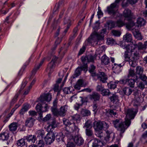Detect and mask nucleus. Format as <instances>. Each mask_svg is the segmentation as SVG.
<instances>
[{"label":"nucleus","instance_id":"obj_1","mask_svg":"<svg viewBox=\"0 0 147 147\" xmlns=\"http://www.w3.org/2000/svg\"><path fill=\"white\" fill-rule=\"evenodd\" d=\"M52 98L51 94L49 93L40 96L39 98V102L36 107V110L39 113L40 117H42V113L47 111L49 108L47 104L46 103L45 101L49 102L51 100Z\"/></svg>","mask_w":147,"mask_h":147},{"label":"nucleus","instance_id":"obj_2","mask_svg":"<svg viewBox=\"0 0 147 147\" xmlns=\"http://www.w3.org/2000/svg\"><path fill=\"white\" fill-rule=\"evenodd\" d=\"M80 115L78 114H76L71 117L70 120L63 119V122L65 126L69 127L70 131L74 132L75 134L77 135L79 132V129L74 121L78 120L80 119Z\"/></svg>","mask_w":147,"mask_h":147},{"label":"nucleus","instance_id":"obj_3","mask_svg":"<svg viewBox=\"0 0 147 147\" xmlns=\"http://www.w3.org/2000/svg\"><path fill=\"white\" fill-rule=\"evenodd\" d=\"M131 121L129 119H126L125 121L122 122L121 120L116 119L113 121L114 126L116 128H118V130L120 131V136L122 137V134L124 133L125 129L130 125Z\"/></svg>","mask_w":147,"mask_h":147},{"label":"nucleus","instance_id":"obj_4","mask_svg":"<svg viewBox=\"0 0 147 147\" xmlns=\"http://www.w3.org/2000/svg\"><path fill=\"white\" fill-rule=\"evenodd\" d=\"M118 7V5L114 2L107 7V10L108 13L112 14L113 18H116L117 16H119V14L117 11Z\"/></svg>","mask_w":147,"mask_h":147},{"label":"nucleus","instance_id":"obj_5","mask_svg":"<svg viewBox=\"0 0 147 147\" xmlns=\"http://www.w3.org/2000/svg\"><path fill=\"white\" fill-rule=\"evenodd\" d=\"M92 76L96 77L97 79L103 83L107 82V80L108 79L107 76L103 72L99 71L98 74L92 73Z\"/></svg>","mask_w":147,"mask_h":147},{"label":"nucleus","instance_id":"obj_6","mask_svg":"<svg viewBox=\"0 0 147 147\" xmlns=\"http://www.w3.org/2000/svg\"><path fill=\"white\" fill-rule=\"evenodd\" d=\"M131 53L132 55L133 60H131L129 62V65L131 67H135L137 64V60L140 57L139 51L138 50L135 51Z\"/></svg>","mask_w":147,"mask_h":147},{"label":"nucleus","instance_id":"obj_7","mask_svg":"<svg viewBox=\"0 0 147 147\" xmlns=\"http://www.w3.org/2000/svg\"><path fill=\"white\" fill-rule=\"evenodd\" d=\"M138 111V109H137L130 108L126 109L125 110V113L126 116L129 118V119H127L130 120L131 121V119H134Z\"/></svg>","mask_w":147,"mask_h":147},{"label":"nucleus","instance_id":"obj_8","mask_svg":"<svg viewBox=\"0 0 147 147\" xmlns=\"http://www.w3.org/2000/svg\"><path fill=\"white\" fill-rule=\"evenodd\" d=\"M107 29L104 28L102 29L99 33L95 31L92 32V35H94V37H96V38L99 42L100 40H103L104 37V35L106 34Z\"/></svg>","mask_w":147,"mask_h":147},{"label":"nucleus","instance_id":"obj_9","mask_svg":"<svg viewBox=\"0 0 147 147\" xmlns=\"http://www.w3.org/2000/svg\"><path fill=\"white\" fill-rule=\"evenodd\" d=\"M67 109V105H65L62 106L60 108L59 110L57 109L53 115L55 116L59 115L62 117L66 115Z\"/></svg>","mask_w":147,"mask_h":147},{"label":"nucleus","instance_id":"obj_10","mask_svg":"<svg viewBox=\"0 0 147 147\" xmlns=\"http://www.w3.org/2000/svg\"><path fill=\"white\" fill-rule=\"evenodd\" d=\"M57 58L55 56L53 57L51 62L48 64L46 71L49 74H51L53 71V69L55 67V63L57 61Z\"/></svg>","mask_w":147,"mask_h":147},{"label":"nucleus","instance_id":"obj_11","mask_svg":"<svg viewBox=\"0 0 147 147\" xmlns=\"http://www.w3.org/2000/svg\"><path fill=\"white\" fill-rule=\"evenodd\" d=\"M72 132L73 134H74L76 136L74 137L72 136L71 137H72V140H74L75 144L78 146L82 145L84 143V140L83 138L81 137L78 136V133L76 135L74 132Z\"/></svg>","mask_w":147,"mask_h":147},{"label":"nucleus","instance_id":"obj_12","mask_svg":"<svg viewBox=\"0 0 147 147\" xmlns=\"http://www.w3.org/2000/svg\"><path fill=\"white\" fill-rule=\"evenodd\" d=\"M56 133L54 134L53 133H48L45 138V140L47 144H50L53 143L55 139V135Z\"/></svg>","mask_w":147,"mask_h":147},{"label":"nucleus","instance_id":"obj_13","mask_svg":"<svg viewBox=\"0 0 147 147\" xmlns=\"http://www.w3.org/2000/svg\"><path fill=\"white\" fill-rule=\"evenodd\" d=\"M122 16L125 18V19L129 20L132 19L133 14L129 9L126 8L123 11Z\"/></svg>","mask_w":147,"mask_h":147},{"label":"nucleus","instance_id":"obj_14","mask_svg":"<svg viewBox=\"0 0 147 147\" xmlns=\"http://www.w3.org/2000/svg\"><path fill=\"white\" fill-rule=\"evenodd\" d=\"M81 60L83 64V65L82 66V67H84V70H87L88 68L87 64L88 63V56L86 55L82 56L81 58Z\"/></svg>","mask_w":147,"mask_h":147},{"label":"nucleus","instance_id":"obj_15","mask_svg":"<svg viewBox=\"0 0 147 147\" xmlns=\"http://www.w3.org/2000/svg\"><path fill=\"white\" fill-rule=\"evenodd\" d=\"M102 121L95 122L94 123V128L96 131H101L103 129Z\"/></svg>","mask_w":147,"mask_h":147},{"label":"nucleus","instance_id":"obj_16","mask_svg":"<svg viewBox=\"0 0 147 147\" xmlns=\"http://www.w3.org/2000/svg\"><path fill=\"white\" fill-rule=\"evenodd\" d=\"M93 147H106L105 144L97 139H95L93 142Z\"/></svg>","mask_w":147,"mask_h":147},{"label":"nucleus","instance_id":"obj_17","mask_svg":"<svg viewBox=\"0 0 147 147\" xmlns=\"http://www.w3.org/2000/svg\"><path fill=\"white\" fill-rule=\"evenodd\" d=\"M137 48L136 44L131 43L127 45L125 47V49L131 53L135 51L136 49Z\"/></svg>","mask_w":147,"mask_h":147},{"label":"nucleus","instance_id":"obj_18","mask_svg":"<svg viewBox=\"0 0 147 147\" xmlns=\"http://www.w3.org/2000/svg\"><path fill=\"white\" fill-rule=\"evenodd\" d=\"M105 26L107 28L108 30H111L115 26V22L112 20L107 21L105 24Z\"/></svg>","mask_w":147,"mask_h":147},{"label":"nucleus","instance_id":"obj_19","mask_svg":"<svg viewBox=\"0 0 147 147\" xmlns=\"http://www.w3.org/2000/svg\"><path fill=\"white\" fill-rule=\"evenodd\" d=\"M34 119L32 117L27 118L25 122L26 126L29 127H32L34 124Z\"/></svg>","mask_w":147,"mask_h":147},{"label":"nucleus","instance_id":"obj_20","mask_svg":"<svg viewBox=\"0 0 147 147\" xmlns=\"http://www.w3.org/2000/svg\"><path fill=\"white\" fill-rule=\"evenodd\" d=\"M92 33L90 36V37H89L86 40V42H87V44H90L92 42L96 43V44L98 45V41L97 39L96 38V37H94V35H92Z\"/></svg>","mask_w":147,"mask_h":147},{"label":"nucleus","instance_id":"obj_21","mask_svg":"<svg viewBox=\"0 0 147 147\" xmlns=\"http://www.w3.org/2000/svg\"><path fill=\"white\" fill-rule=\"evenodd\" d=\"M123 56L125 61L129 62H129L131 60H133L132 58L130 59L131 55L130 53V52L127 50H126V51H125Z\"/></svg>","mask_w":147,"mask_h":147},{"label":"nucleus","instance_id":"obj_22","mask_svg":"<svg viewBox=\"0 0 147 147\" xmlns=\"http://www.w3.org/2000/svg\"><path fill=\"white\" fill-rule=\"evenodd\" d=\"M26 139L28 142L31 143H34L36 140V136L34 135H29L26 137Z\"/></svg>","mask_w":147,"mask_h":147},{"label":"nucleus","instance_id":"obj_23","mask_svg":"<svg viewBox=\"0 0 147 147\" xmlns=\"http://www.w3.org/2000/svg\"><path fill=\"white\" fill-rule=\"evenodd\" d=\"M113 66V69L115 72L118 74L121 71L122 66L121 64H117L115 63Z\"/></svg>","mask_w":147,"mask_h":147},{"label":"nucleus","instance_id":"obj_24","mask_svg":"<svg viewBox=\"0 0 147 147\" xmlns=\"http://www.w3.org/2000/svg\"><path fill=\"white\" fill-rule=\"evenodd\" d=\"M84 67H82V66L80 67H78L75 71V73L73 76L74 78H76L79 76L82 70H84V71H86L87 70H84Z\"/></svg>","mask_w":147,"mask_h":147},{"label":"nucleus","instance_id":"obj_25","mask_svg":"<svg viewBox=\"0 0 147 147\" xmlns=\"http://www.w3.org/2000/svg\"><path fill=\"white\" fill-rule=\"evenodd\" d=\"M106 133L107 134V136L105 138V139L106 141H108L109 138L111 137H113V138H114L115 134L112 131H111L107 130L106 131Z\"/></svg>","mask_w":147,"mask_h":147},{"label":"nucleus","instance_id":"obj_26","mask_svg":"<svg viewBox=\"0 0 147 147\" xmlns=\"http://www.w3.org/2000/svg\"><path fill=\"white\" fill-rule=\"evenodd\" d=\"M89 99L94 101L98 100L100 98L99 94L96 93H94L89 96Z\"/></svg>","mask_w":147,"mask_h":147},{"label":"nucleus","instance_id":"obj_27","mask_svg":"<svg viewBox=\"0 0 147 147\" xmlns=\"http://www.w3.org/2000/svg\"><path fill=\"white\" fill-rule=\"evenodd\" d=\"M123 39L127 42H131L132 40V35L128 33H127L123 36Z\"/></svg>","mask_w":147,"mask_h":147},{"label":"nucleus","instance_id":"obj_28","mask_svg":"<svg viewBox=\"0 0 147 147\" xmlns=\"http://www.w3.org/2000/svg\"><path fill=\"white\" fill-rule=\"evenodd\" d=\"M84 86V81L82 79L78 80L76 84L74 86V88L78 90H80L81 87Z\"/></svg>","mask_w":147,"mask_h":147},{"label":"nucleus","instance_id":"obj_29","mask_svg":"<svg viewBox=\"0 0 147 147\" xmlns=\"http://www.w3.org/2000/svg\"><path fill=\"white\" fill-rule=\"evenodd\" d=\"M109 99L111 102L115 104H117L119 102V97L117 95L114 94L109 97Z\"/></svg>","mask_w":147,"mask_h":147},{"label":"nucleus","instance_id":"obj_30","mask_svg":"<svg viewBox=\"0 0 147 147\" xmlns=\"http://www.w3.org/2000/svg\"><path fill=\"white\" fill-rule=\"evenodd\" d=\"M9 134L5 132H4L0 134V140H2L3 141H7L9 138Z\"/></svg>","mask_w":147,"mask_h":147},{"label":"nucleus","instance_id":"obj_31","mask_svg":"<svg viewBox=\"0 0 147 147\" xmlns=\"http://www.w3.org/2000/svg\"><path fill=\"white\" fill-rule=\"evenodd\" d=\"M30 59L31 57L26 62V63L21 68V69L18 72V76H20L22 75L23 71L24 70L26 67L28 65L29 62H30Z\"/></svg>","mask_w":147,"mask_h":147},{"label":"nucleus","instance_id":"obj_32","mask_svg":"<svg viewBox=\"0 0 147 147\" xmlns=\"http://www.w3.org/2000/svg\"><path fill=\"white\" fill-rule=\"evenodd\" d=\"M56 140L58 142L61 141L62 142H64V136L63 135V134L62 133H57L56 135Z\"/></svg>","mask_w":147,"mask_h":147},{"label":"nucleus","instance_id":"obj_33","mask_svg":"<svg viewBox=\"0 0 147 147\" xmlns=\"http://www.w3.org/2000/svg\"><path fill=\"white\" fill-rule=\"evenodd\" d=\"M144 71L143 68L141 66H138L136 67V74L139 76L142 75Z\"/></svg>","mask_w":147,"mask_h":147},{"label":"nucleus","instance_id":"obj_34","mask_svg":"<svg viewBox=\"0 0 147 147\" xmlns=\"http://www.w3.org/2000/svg\"><path fill=\"white\" fill-rule=\"evenodd\" d=\"M57 125L55 120H53L51 123L47 127V130L48 131H52V129H54L56 127Z\"/></svg>","mask_w":147,"mask_h":147},{"label":"nucleus","instance_id":"obj_35","mask_svg":"<svg viewBox=\"0 0 147 147\" xmlns=\"http://www.w3.org/2000/svg\"><path fill=\"white\" fill-rule=\"evenodd\" d=\"M57 100L56 99L53 102V106L51 107V111L53 114L55 113V112L57 111Z\"/></svg>","mask_w":147,"mask_h":147},{"label":"nucleus","instance_id":"obj_36","mask_svg":"<svg viewBox=\"0 0 147 147\" xmlns=\"http://www.w3.org/2000/svg\"><path fill=\"white\" fill-rule=\"evenodd\" d=\"M18 127V123H13L9 125V130L11 131H16Z\"/></svg>","mask_w":147,"mask_h":147},{"label":"nucleus","instance_id":"obj_37","mask_svg":"<svg viewBox=\"0 0 147 147\" xmlns=\"http://www.w3.org/2000/svg\"><path fill=\"white\" fill-rule=\"evenodd\" d=\"M123 92L125 94L129 96L131 94L132 90L129 87H125L123 89Z\"/></svg>","mask_w":147,"mask_h":147},{"label":"nucleus","instance_id":"obj_38","mask_svg":"<svg viewBox=\"0 0 147 147\" xmlns=\"http://www.w3.org/2000/svg\"><path fill=\"white\" fill-rule=\"evenodd\" d=\"M141 140L142 143L145 144L147 143V130L143 134Z\"/></svg>","mask_w":147,"mask_h":147},{"label":"nucleus","instance_id":"obj_39","mask_svg":"<svg viewBox=\"0 0 147 147\" xmlns=\"http://www.w3.org/2000/svg\"><path fill=\"white\" fill-rule=\"evenodd\" d=\"M101 61L105 65L108 64L110 62L109 58L106 55H103L101 58Z\"/></svg>","mask_w":147,"mask_h":147},{"label":"nucleus","instance_id":"obj_40","mask_svg":"<svg viewBox=\"0 0 147 147\" xmlns=\"http://www.w3.org/2000/svg\"><path fill=\"white\" fill-rule=\"evenodd\" d=\"M45 59H43L42 60L40 61V62L39 63L38 65H37L36 67H35V68L33 70L32 73V74H35L37 71L40 68V67L42 65V64L43 63Z\"/></svg>","mask_w":147,"mask_h":147},{"label":"nucleus","instance_id":"obj_41","mask_svg":"<svg viewBox=\"0 0 147 147\" xmlns=\"http://www.w3.org/2000/svg\"><path fill=\"white\" fill-rule=\"evenodd\" d=\"M29 105L27 104L24 105L20 111V113L22 115H23L25 112H26L29 109Z\"/></svg>","mask_w":147,"mask_h":147},{"label":"nucleus","instance_id":"obj_42","mask_svg":"<svg viewBox=\"0 0 147 147\" xmlns=\"http://www.w3.org/2000/svg\"><path fill=\"white\" fill-rule=\"evenodd\" d=\"M45 142L42 140H40L36 142V147H44Z\"/></svg>","mask_w":147,"mask_h":147},{"label":"nucleus","instance_id":"obj_43","mask_svg":"<svg viewBox=\"0 0 147 147\" xmlns=\"http://www.w3.org/2000/svg\"><path fill=\"white\" fill-rule=\"evenodd\" d=\"M137 22L138 24L141 26H142L144 25L145 24L146 21L142 18H139L137 19Z\"/></svg>","mask_w":147,"mask_h":147},{"label":"nucleus","instance_id":"obj_44","mask_svg":"<svg viewBox=\"0 0 147 147\" xmlns=\"http://www.w3.org/2000/svg\"><path fill=\"white\" fill-rule=\"evenodd\" d=\"M137 47L138 48V50H144L146 49L145 43L143 44L141 42H139L136 44Z\"/></svg>","mask_w":147,"mask_h":147},{"label":"nucleus","instance_id":"obj_45","mask_svg":"<svg viewBox=\"0 0 147 147\" xmlns=\"http://www.w3.org/2000/svg\"><path fill=\"white\" fill-rule=\"evenodd\" d=\"M72 90H74V89L72 87L65 88L63 90L64 93L66 94L71 92L72 93Z\"/></svg>","mask_w":147,"mask_h":147},{"label":"nucleus","instance_id":"obj_46","mask_svg":"<svg viewBox=\"0 0 147 147\" xmlns=\"http://www.w3.org/2000/svg\"><path fill=\"white\" fill-rule=\"evenodd\" d=\"M25 144V140L24 139L22 138L18 140L17 144L19 146H24Z\"/></svg>","mask_w":147,"mask_h":147},{"label":"nucleus","instance_id":"obj_47","mask_svg":"<svg viewBox=\"0 0 147 147\" xmlns=\"http://www.w3.org/2000/svg\"><path fill=\"white\" fill-rule=\"evenodd\" d=\"M70 140L68 141L67 143V147H75V144L73 142L74 140H72V137H71Z\"/></svg>","mask_w":147,"mask_h":147},{"label":"nucleus","instance_id":"obj_48","mask_svg":"<svg viewBox=\"0 0 147 147\" xmlns=\"http://www.w3.org/2000/svg\"><path fill=\"white\" fill-rule=\"evenodd\" d=\"M107 86L110 89H114L117 86V85L115 84V82H111L109 83H108Z\"/></svg>","mask_w":147,"mask_h":147},{"label":"nucleus","instance_id":"obj_49","mask_svg":"<svg viewBox=\"0 0 147 147\" xmlns=\"http://www.w3.org/2000/svg\"><path fill=\"white\" fill-rule=\"evenodd\" d=\"M128 22L126 25V26L129 29H131L135 25V23L131 19L129 20H127Z\"/></svg>","mask_w":147,"mask_h":147},{"label":"nucleus","instance_id":"obj_50","mask_svg":"<svg viewBox=\"0 0 147 147\" xmlns=\"http://www.w3.org/2000/svg\"><path fill=\"white\" fill-rule=\"evenodd\" d=\"M115 23L116 27H121L125 25L124 22L121 20H118Z\"/></svg>","mask_w":147,"mask_h":147},{"label":"nucleus","instance_id":"obj_51","mask_svg":"<svg viewBox=\"0 0 147 147\" xmlns=\"http://www.w3.org/2000/svg\"><path fill=\"white\" fill-rule=\"evenodd\" d=\"M101 93L103 96H109L111 93L109 89L104 88L102 90Z\"/></svg>","mask_w":147,"mask_h":147},{"label":"nucleus","instance_id":"obj_52","mask_svg":"<svg viewBox=\"0 0 147 147\" xmlns=\"http://www.w3.org/2000/svg\"><path fill=\"white\" fill-rule=\"evenodd\" d=\"M140 79L144 81L146 85H147V77L145 74H142L139 76Z\"/></svg>","mask_w":147,"mask_h":147},{"label":"nucleus","instance_id":"obj_53","mask_svg":"<svg viewBox=\"0 0 147 147\" xmlns=\"http://www.w3.org/2000/svg\"><path fill=\"white\" fill-rule=\"evenodd\" d=\"M127 85L130 87L133 88L134 87L135 81L133 79H128Z\"/></svg>","mask_w":147,"mask_h":147},{"label":"nucleus","instance_id":"obj_54","mask_svg":"<svg viewBox=\"0 0 147 147\" xmlns=\"http://www.w3.org/2000/svg\"><path fill=\"white\" fill-rule=\"evenodd\" d=\"M107 42L108 45H114L116 43L114 40L112 38H108L107 39Z\"/></svg>","mask_w":147,"mask_h":147},{"label":"nucleus","instance_id":"obj_55","mask_svg":"<svg viewBox=\"0 0 147 147\" xmlns=\"http://www.w3.org/2000/svg\"><path fill=\"white\" fill-rule=\"evenodd\" d=\"M38 134L37 137L42 138L43 136L45 135V132L43 130H39L37 131Z\"/></svg>","mask_w":147,"mask_h":147},{"label":"nucleus","instance_id":"obj_56","mask_svg":"<svg viewBox=\"0 0 147 147\" xmlns=\"http://www.w3.org/2000/svg\"><path fill=\"white\" fill-rule=\"evenodd\" d=\"M136 72L135 73L134 71V69H130L129 70V74L128 77H133L136 76Z\"/></svg>","mask_w":147,"mask_h":147},{"label":"nucleus","instance_id":"obj_57","mask_svg":"<svg viewBox=\"0 0 147 147\" xmlns=\"http://www.w3.org/2000/svg\"><path fill=\"white\" fill-rule=\"evenodd\" d=\"M86 135L89 136H91L93 134L92 128H87L86 129Z\"/></svg>","mask_w":147,"mask_h":147},{"label":"nucleus","instance_id":"obj_58","mask_svg":"<svg viewBox=\"0 0 147 147\" xmlns=\"http://www.w3.org/2000/svg\"><path fill=\"white\" fill-rule=\"evenodd\" d=\"M115 110L109 109L107 112V114H109L110 116H113L116 114V112H115Z\"/></svg>","mask_w":147,"mask_h":147},{"label":"nucleus","instance_id":"obj_59","mask_svg":"<svg viewBox=\"0 0 147 147\" xmlns=\"http://www.w3.org/2000/svg\"><path fill=\"white\" fill-rule=\"evenodd\" d=\"M88 63L90 62H93L94 59H96V57L91 55L88 56Z\"/></svg>","mask_w":147,"mask_h":147},{"label":"nucleus","instance_id":"obj_60","mask_svg":"<svg viewBox=\"0 0 147 147\" xmlns=\"http://www.w3.org/2000/svg\"><path fill=\"white\" fill-rule=\"evenodd\" d=\"M19 96V94H16L14 98L12 100L10 103V105L11 106H13L15 102L17 101V99Z\"/></svg>","mask_w":147,"mask_h":147},{"label":"nucleus","instance_id":"obj_61","mask_svg":"<svg viewBox=\"0 0 147 147\" xmlns=\"http://www.w3.org/2000/svg\"><path fill=\"white\" fill-rule=\"evenodd\" d=\"M67 28L64 31V32H65V33H66L67 32L68 29L69 28V27L71 25L70 21L69 20H68V22L67 23L66 22V20L65 19L64 21V24H67Z\"/></svg>","mask_w":147,"mask_h":147},{"label":"nucleus","instance_id":"obj_62","mask_svg":"<svg viewBox=\"0 0 147 147\" xmlns=\"http://www.w3.org/2000/svg\"><path fill=\"white\" fill-rule=\"evenodd\" d=\"M86 49V46L83 45L82 47L80 49L78 53V55H80L83 54L85 52Z\"/></svg>","mask_w":147,"mask_h":147},{"label":"nucleus","instance_id":"obj_63","mask_svg":"<svg viewBox=\"0 0 147 147\" xmlns=\"http://www.w3.org/2000/svg\"><path fill=\"white\" fill-rule=\"evenodd\" d=\"M93 111L94 114H96L98 110V106L96 103L94 102L92 106Z\"/></svg>","mask_w":147,"mask_h":147},{"label":"nucleus","instance_id":"obj_64","mask_svg":"<svg viewBox=\"0 0 147 147\" xmlns=\"http://www.w3.org/2000/svg\"><path fill=\"white\" fill-rule=\"evenodd\" d=\"M96 134L97 137H99L100 138H101L103 136V134L102 132V131H96Z\"/></svg>","mask_w":147,"mask_h":147}]
</instances>
